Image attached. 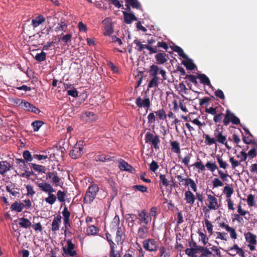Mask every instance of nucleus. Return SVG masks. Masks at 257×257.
Returning a JSON list of instances; mask_svg holds the SVG:
<instances>
[{
  "label": "nucleus",
  "mask_w": 257,
  "mask_h": 257,
  "mask_svg": "<svg viewBox=\"0 0 257 257\" xmlns=\"http://www.w3.org/2000/svg\"><path fill=\"white\" fill-rule=\"evenodd\" d=\"M214 136L216 139L211 138L208 135H204L205 142L207 145H211L218 142L221 144H224L226 141V137L222 135V131H220L219 128H216L214 131Z\"/></svg>",
  "instance_id": "1"
},
{
  "label": "nucleus",
  "mask_w": 257,
  "mask_h": 257,
  "mask_svg": "<svg viewBox=\"0 0 257 257\" xmlns=\"http://www.w3.org/2000/svg\"><path fill=\"white\" fill-rule=\"evenodd\" d=\"M99 190V188L96 184L90 185L86 192L83 199L84 203H91L95 198Z\"/></svg>",
  "instance_id": "2"
},
{
  "label": "nucleus",
  "mask_w": 257,
  "mask_h": 257,
  "mask_svg": "<svg viewBox=\"0 0 257 257\" xmlns=\"http://www.w3.org/2000/svg\"><path fill=\"white\" fill-rule=\"evenodd\" d=\"M145 143L150 144L152 148L157 150L159 149V144L160 142L159 136L157 135L148 132L145 135Z\"/></svg>",
  "instance_id": "3"
},
{
  "label": "nucleus",
  "mask_w": 257,
  "mask_h": 257,
  "mask_svg": "<svg viewBox=\"0 0 257 257\" xmlns=\"http://www.w3.org/2000/svg\"><path fill=\"white\" fill-rule=\"evenodd\" d=\"M83 142L81 141H78L71 150L69 153L70 157L73 159H76L80 158L82 155V150L83 149Z\"/></svg>",
  "instance_id": "4"
},
{
  "label": "nucleus",
  "mask_w": 257,
  "mask_h": 257,
  "mask_svg": "<svg viewBox=\"0 0 257 257\" xmlns=\"http://www.w3.org/2000/svg\"><path fill=\"white\" fill-rule=\"evenodd\" d=\"M176 177L180 185L185 187L189 185L194 192L197 191V185L193 179L189 178H184L181 175H177Z\"/></svg>",
  "instance_id": "5"
},
{
  "label": "nucleus",
  "mask_w": 257,
  "mask_h": 257,
  "mask_svg": "<svg viewBox=\"0 0 257 257\" xmlns=\"http://www.w3.org/2000/svg\"><path fill=\"white\" fill-rule=\"evenodd\" d=\"M67 247L63 246L62 247L63 256L69 255L70 257H75L77 253L74 250L75 245L72 242L71 239L67 240Z\"/></svg>",
  "instance_id": "6"
},
{
  "label": "nucleus",
  "mask_w": 257,
  "mask_h": 257,
  "mask_svg": "<svg viewBox=\"0 0 257 257\" xmlns=\"http://www.w3.org/2000/svg\"><path fill=\"white\" fill-rule=\"evenodd\" d=\"M62 214L63 216V224L65 227L64 233L66 235V233L69 231V229L71 227L70 220L71 213L68 210L67 207L65 206L62 212Z\"/></svg>",
  "instance_id": "7"
},
{
  "label": "nucleus",
  "mask_w": 257,
  "mask_h": 257,
  "mask_svg": "<svg viewBox=\"0 0 257 257\" xmlns=\"http://www.w3.org/2000/svg\"><path fill=\"white\" fill-rule=\"evenodd\" d=\"M17 164H19L20 167L22 168V170H24V172L17 173V175H20L27 178H29L31 176L34 175L33 171H28V163L27 162L26 163L24 160L17 159Z\"/></svg>",
  "instance_id": "8"
},
{
  "label": "nucleus",
  "mask_w": 257,
  "mask_h": 257,
  "mask_svg": "<svg viewBox=\"0 0 257 257\" xmlns=\"http://www.w3.org/2000/svg\"><path fill=\"white\" fill-rule=\"evenodd\" d=\"M207 198L208 209H207L206 207L203 208V211L205 214L209 212L210 210H216L218 208L217 200L215 197L209 194L207 195Z\"/></svg>",
  "instance_id": "9"
},
{
  "label": "nucleus",
  "mask_w": 257,
  "mask_h": 257,
  "mask_svg": "<svg viewBox=\"0 0 257 257\" xmlns=\"http://www.w3.org/2000/svg\"><path fill=\"white\" fill-rule=\"evenodd\" d=\"M136 104L139 108H146V112L151 105V100L148 95H146L143 99L141 96L138 97L136 99Z\"/></svg>",
  "instance_id": "10"
},
{
  "label": "nucleus",
  "mask_w": 257,
  "mask_h": 257,
  "mask_svg": "<svg viewBox=\"0 0 257 257\" xmlns=\"http://www.w3.org/2000/svg\"><path fill=\"white\" fill-rule=\"evenodd\" d=\"M158 242L153 238L145 239L143 242L144 249L149 251H156L158 248Z\"/></svg>",
  "instance_id": "11"
},
{
  "label": "nucleus",
  "mask_w": 257,
  "mask_h": 257,
  "mask_svg": "<svg viewBox=\"0 0 257 257\" xmlns=\"http://www.w3.org/2000/svg\"><path fill=\"white\" fill-rule=\"evenodd\" d=\"M134 43L137 46L135 48L139 52H141L144 49L148 50L150 52V54L156 53L158 52V49L156 48H153L151 46L148 45H143L138 40L136 39L134 41Z\"/></svg>",
  "instance_id": "12"
},
{
  "label": "nucleus",
  "mask_w": 257,
  "mask_h": 257,
  "mask_svg": "<svg viewBox=\"0 0 257 257\" xmlns=\"http://www.w3.org/2000/svg\"><path fill=\"white\" fill-rule=\"evenodd\" d=\"M46 179L51 180V183L55 186L60 185L61 179L58 176L57 173L56 171L48 172L46 173Z\"/></svg>",
  "instance_id": "13"
},
{
  "label": "nucleus",
  "mask_w": 257,
  "mask_h": 257,
  "mask_svg": "<svg viewBox=\"0 0 257 257\" xmlns=\"http://www.w3.org/2000/svg\"><path fill=\"white\" fill-rule=\"evenodd\" d=\"M228 250L232 251L231 252L228 253V254L232 256H234L236 254H238L241 257H245L244 252L237 244H234L232 247H228Z\"/></svg>",
  "instance_id": "14"
},
{
  "label": "nucleus",
  "mask_w": 257,
  "mask_h": 257,
  "mask_svg": "<svg viewBox=\"0 0 257 257\" xmlns=\"http://www.w3.org/2000/svg\"><path fill=\"white\" fill-rule=\"evenodd\" d=\"M202 246L197 248H187L185 250V253L190 257H198L197 253L202 252Z\"/></svg>",
  "instance_id": "15"
},
{
  "label": "nucleus",
  "mask_w": 257,
  "mask_h": 257,
  "mask_svg": "<svg viewBox=\"0 0 257 257\" xmlns=\"http://www.w3.org/2000/svg\"><path fill=\"white\" fill-rule=\"evenodd\" d=\"M114 158V157H111L108 155L103 154L101 155H96L94 157V160L97 162H105L111 161L113 160Z\"/></svg>",
  "instance_id": "16"
},
{
  "label": "nucleus",
  "mask_w": 257,
  "mask_h": 257,
  "mask_svg": "<svg viewBox=\"0 0 257 257\" xmlns=\"http://www.w3.org/2000/svg\"><path fill=\"white\" fill-rule=\"evenodd\" d=\"M184 200L187 204L192 205L195 201V196L193 193L190 190H187L184 193Z\"/></svg>",
  "instance_id": "17"
},
{
  "label": "nucleus",
  "mask_w": 257,
  "mask_h": 257,
  "mask_svg": "<svg viewBox=\"0 0 257 257\" xmlns=\"http://www.w3.org/2000/svg\"><path fill=\"white\" fill-rule=\"evenodd\" d=\"M62 217L60 214L54 217L52 223V231L56 232L59 229Z\"/></svg>",
  "instance_id": "18"
},
{
  "label": "nucleus",
  "mask_w": 257,
  "mask_h": 257,
  "mask_svg": "<svg viewBox=\"0 0 257 257\" xmlns=\"http://www.w3.org/2000/svg\"><path fill=\"white\" fill-rule=\"evenodd\" d=\"M124 22L127 24H131L134 21H137V17L133 14L128 13L125 11H123Z\"/></svg>",
  "instance_id": "19"
},
{
  "label": "nucleus",
  "mask_w": 257,
  "mask_h": 257,
  "mask_svg": "<svg viewBox=\"0 0 257 257\" xmlns=\"http://www.w3.org/2000/svg\"><path fill=\"white\" fill-rule=\"evenodd\" d=\"M38 186L41 190L45 192L52 193L55 191L52 185L46 182H42L38 184Z\"/></svg>",
  "instance_id": "20"
},
{
  "label": "nucleus",
  "mask_w": 257,
  "mask_h": 257,
  "mask_svg": "<svg viewBox=\"0 0 257 257\" xmlns=\"http://www.w3.org/2000/svg\"><path fill=\"white\" fill-rule=\"evenodd\" d=\"M244 237L246 241L248 243V244H256V235L253 234L250 232H247L244 233Z\"/></svg>",
  "instance_id": "21"
},
{
  "label": "nucleus",
  "mask_w": 257,
  "mask_h": 257,
  "mask_svg": "<svg viewBox=\"0 0 257 257\" xmlns=\"http://www.w3.org/2000/svg\"><path fill=\"white\" fill-rule=\"evenodd\" d=\"M119 168L122 171H126L130 172H132L134 170V168L130 164H128L124 160H121L119 163Z\"/></svg>",
  "instance_id": "22"
},
{
  "label": "nucleus",
  "mask_w": 257,
  "mask_h": 257,
  "mask_svg": "<svg viewBox=\"0 0 257 257\" xmlns=\"http://www.w3.org/2000/svg\"><path fill=\"white\" fill-rule=\"evenodd\" d=\"M155 59L159 64H163L168 60V55L165 53H159L155 56Z\"/></svg>",
  "instance_id": "23"
},
{
  "label": "nucleus",
  "mask_w": 257,
  "mask_h": 257,
  "mask_svg": "<svg viewBox=\"0 0 257 257\" xmlns=\"http://www.w3.org/2000/svg\"><path fill=\"white\" fill-rule=\"evenodd\" d=\"M46 21L45 18L41 15H39L32 20V25L34 28L38 27Z\"/></svg>",
  "instance_id": "24"
},
{
  "label": "nucleus",
  "mask_w": 257,
  "mask_h": 257,
  "mask_svg": "<svg viewBox=\"0 0 257 257\" xmlns=\"http://www.w3.org/2000/svg\"><path fill=\"white\" fill-rule=\"evenodd\" d=\"M197 78L200 79L201 83L207 85L209 87H212L209 78L204 74H199L197 75Z\"/></svg>",
  "instance_id": "25"
},
{
  "label": "nucleus",
  "mask_w": 257,
  "mask_h": 257,
  "mask_svg": "<svg viewBox=\"0 0 257 257\" xmlns=\"http://www.w3.org/2000/svg\"><path fill=\"white\" fill-rule=\"evenodd\" d=\"M148 225H143L140 227L138 231V235L139 238L143 239L147 237V233L148 232V229L149 226Z\"/></svg>",
  "instance_id": "26"
},
{
  "label": "nucleus",
  "mask_w": 257,
  "mask_h": 257,
  "mask_svg": "<svg viewBox=\"0 0 257 257\" xmlns=\"http://www.w3.org/2000/svg\"><path fill=\"white\" fill-rule=\"evenodd\" d=\"M113 32V27L111 22L105 23L103 35L104 36H109Z\"/></svg>",
  "instance_id": "27"
},
{
  "label": "nucleus",
  "mask_w": 257,
  "mask_h": 257,
  "mask_svg": "<svg viewBox=\"0 0 257 257\" xmlns=\"http://www.w3.org/2000/svg\"><path fill=\"white\" fill-rule=\"evenodd\" d=\"M139 219L142 222H144L146 225L151 221V218L149 219V216L144 211H141L139 213Z\"/></svg>",
  "instance_id": "28"
},
{
  "label": "nucleus",
  "mask_w": 257,
  "mask_h": 257,
  "mask_svg": "<svg viewBox=\"0 0 257 257\" xmlns=\"http://www.w3.org/2000/svg\"><path fill=\"white\" fill-rule=\"evenodd\" d=\"M170 143L172 151L176 154H180L181 150L179 143L176 141H171Z\"/></svg>",
  "instance_id": "29"
},
{
  "label": "nucleus",
  "mask_w": 257,
  "mask_h": 257,
  "mask_svg": "<svg viewBox=\"0 0 257 257\" xmlns=\"http://www.w3.org/2000/svg\"><path fill=\"white\" fill-rule=\"evenodd\" d=\"M186 61H183L182 63L183 64L186 68L187 69L190 70H193L196 68V65L193 62L192 60L191 59H189L187 58L186 59Z\"/></svg>",
  "instance_id": "30"
},
{
  "label": "nucleus",
  "mask_w": 257,
  "mask_h": 257,
  "mask_svg": "<svg viewBox=\"0 0 257 257\" xmlns=\"http://www.w3.org/2000/svg\"><path fill=\"white\" fill-rule=\"evenodd\" d=\"M10 164L7 161L0 162V174H5L10 169Z\"/></svg>",
  "instance_id": "31"
},
{
  "label": "nucleus",
  "mask_w": 257,
  "mask_h": 257,
  "mask_svg": "<svg viewBox=\"0 0 257 257\" xmlns=\"http://www.w3.org/2000/svg\"><path fill=\"white\" fill-rule=\"evenodd\" d=\"M171 49L175 52H177L180 57L184 59H187V55L184 53L183 49L179 46L174 45L171 47Z\"/></svg>",
  "instance_id": "32"
},
{
  "label": "nucleus",
  "mask_w": 257,
  "mask_h": 257,
  "mask_svg": "<svg viewBox=\"0 0 257 257\" xmlns=\"http://www.w3.org/2000/svg\"><path fill=\"white\" fill-rule=\"evenodd\" d=\"M19 225L21 227L24 228H27L30 226H31V223L30 220L24 217L20 218L19 219Z\"/></svg>",
  "instance_id": "33"
},
{
  "label": "nucleus",
  "mask_w": 257,
  "mask_h": 257,
  "mask_svg": "<svg viewBox=\"0 0 257 257\" xmlns=\"http://www.w3.org/2000/svg\"><path fill=\"white\" fill-rule=\"evenodd\" d=\"M120 220L119 217L118 215H116L113 219L111 223V229L115 230L116 228L120 227L119 226Z\"/></svg>",
  "instance_id": "34"
},
{
  "label": "nucleus",
  "mask_w": 257,
  "mask_h": 257,
  "mask_svg": "<svg viewBox=\"0 0 257 257\" xmlns=\"http://www.w3.org/2000/svg\"><path fill=\"white\" fill-rule=\"evenodd\" d=\"M159 71V68L157 65H152L150 67L149 74L152 77H158L157 74Z\"/></svg>",
  "instance_id": "35"
},
{
  "label": "nucleus",
  "mask_w": 257,
  "mask_h": 257,
  "mask_svg": "<svg viewBox=\"0 0 257 257\" xmlns=\"http://www.w3.org/2000/svg\"><path fill=\"white\" fill-rule=\"evenodd\" d=\"M232 112H231L229 109H227L226 111V114L224 116V118L223 120V123L224 125L227 126L231 121V117L232 115Z\"/></svg>",
  "instance_id": "36"
},
{
  "label": "nucleus",
  "mask_w": 257,
  "mask_h": 257,
  "mask_svg": "<svg viewBox=\"0 0 257 257\" xmlns=\"http://www.w3.org/2000/svg\"><path fill=\"white\" fill-rule=\"evenodd\" d=\"M31 168L38 173H45L46 170L45 166L35 164H31Z\"/></svg>",
  "instance_id": "37"
},
{
  "label": "nucleus",
  "mask_w": 257,
  "mask_h": 257,
  "mask_svg": "<svg viewBox=\"0 0 257 257\" xmlns=\"http://www.w3.org/2000/svg\"><path fill=\"white\" fill-rule=\"evenodd\" d=\"M211 255L213 257H215V254H213L208 248L202 246V252L200 257H210Z\"/></svg>",
  "instance_id": "38"
},
{
  "label": "nucleus",
  "mask_w": 257,
  "mask_h": 257,
  "mask_svg": "<svg viewBox=\"0 0 257 257\" xmlns=\"http://www.w3.org/2000/svg\"><path fill=\"white\" fill-rule=\"evenodd\" d=\"M125 3L129 4L133 8L139 9L141 7V4L138 0H124Z\"/></svg>",
  "instance_id": "39"
},
{
  "label": "nucleus",
  "mask_w": 257,
  "mask_h": 257,
  "mask_svg": "<svg viewBox=\"0 0 257 257\" xmlns=\"http://www.w3.org/2000/svg\"><path fill=\"white\" fill-rule=\"evenodd\" d=\"M234 192L233 189L228 185H226L224 187L223 192L225 194L226 199L230 198L231 196Z\"/></svg>",
  "instance_id": "40"
},
{
  "label": "nucleus",
  "mask_w": 257,
  "mask_h": 257,
  "mask_svg": "<svg viewBox=\"0 0 257 257\" xmlns=\"http://www.w3.org/2000/svg\"><path fill=\"white\" fill-rule=\"evenodd\" d=\"M116 229L117 231L116 233L115 241L117 242V243L118 244L119 242H121L122 240V236L124 234V232L123 231L121 227L117 228Z\"/></svg>",
  "instance_id": "41"
},
{
  "label": "nucleus",
  "mask_w": 257,
  "mask_h": 257,
  "mask_svg": "<svg viewBox=\"0 0 257 257\" xmlns=\"http://www.w3.org/2000/svg\"><path fill=\"white\" fill-rule=\"evenodd\" d=\"M215 157L216 158L217 162L219 165V167L221 168L225 169L228 166L227 163L222 160L221 157L220 155H216Z\"/></svg>",
  "instance_id": "42"
},
{
  "label": "nucleus",
  "mask_w": 257,
  "mask_h": 257,
  "mask_svg": "<svg viewBox=\"0 0 257 257\" xmlns=\"http://www.w3.org/2000/svg\"><path fill=\"white\" fill-rule=\"evenodd\" d=\"M254 195H252L251 194H249L247 196V199H246V202L248 204V205L249 207H252L255 206V202L254 200Z\"/></svg>",
  "instance_id": "43"
},
{
  "label": "nucleus",
  "mask_w": 257,
  "mask_h": 257,
  "mask_svg": "<svg viewBox=\"0 0 257 257\" xmlns=\"http://www.w3.org/2000/svg\"><path fill=\"white\" fill-rule=\"evenodd\" d=\"M155 113L158 116V118L160 120H164L166 118V114L164 109H160L155 111Z\"/></svg>",
  "instance_id": "44"
},
{
  "label": "nucleus",
  "mask_w": 257,
  "mask_h": 257,
  "mask_svg": "<svg viewBox=\"0 0 257 257\" xmlns=\"http://www.w3.org/2000/svg\"><path fill=\"white\" fill-rule=\"evenodd\" d=\"M159 78L158 77H152V79L148 84L149 88L158 87Z\"/></svg>",
  "instance_id": "45"
},
{
  "label": "nucleus",
  "mask_w": 257,
  "mask_h": 257,
  "mask_svg": "<svg viewBox=\"0 0 257 257\" xmlns=\"http://www.w3.org/2000/svg\"><path fill=\"white\" fill-rule=\"evenodd\" d=\"M67 30V25L65 22L61 21L59 23H58V26L56 28V31H62L65 32H66Z\"/></svg>",
  "instance_id": "46"
},
{
  "label": "nucleus",
  "mask_w": 257,
  "mask_h": 257,
  "mask_svg": "<svg viewBox=\"0 0 257 257\" xmlns=\"http://www.w3.org/2000/svg\"><path fill=\"white\" fill-rule=\"evenodd\" d=\"M44 124V122L41 120H35L32 123L34 132L38 131L42 125Z\"/></svg>",
  "instance_id": "47"
},
{
  "label": "nucleus",
  "mask_w": 257,
  "mask_h": 257,
  "mask_svg": "<svg viewBox=\"0 0 257 257\" xmlns=\"http://www.w3.org/2000/svg\"><path fill=\"white\" fill-rule=\"evenodd\" d=\"M35 59L38 62L45 61L46 59V54L43 51L40 53H38L35 57Z\"/></svg>",
  "instance_id": "48"
},
{
  "label": "nucleus",
  "mask_w": 257,
  "mask_h": 257,
  "mask_svg": "<svg viewBox=\"0 0 257 257\" xmlns=\"http://www.w3.org/2000/svg\"><path fill=\"white\" fill-rule=\"evenodd\" d=\"M160 180V185L162 184L163 186L167 187L169 185V181L166 178L165 175L160 174L159 175Z\"/></svg>",
  "instance_id": "49"
},
{
  "label": "nucleus",
  "mask_w": 257,
  "mask_h": 257,
  "mask_svg": "<svg viewBox=\"0 0 257 257\" xmlns=\"http://www.w3.org/2000/svg\"><path fill=\"white\" fill-rule=\"evenodd\" d=\"M134 190H136L142 193H146L148 192V188L146 186L141 185H135L133 186Z\"/></svg>",
  "instance_id": "50"
},
{
  "label": "nucleus",
  "mask_w": 257,
  "mask_h": 257,
  "mask_svg": "<svg viewBox=\"0 0 257 257\" xmlns=\"http://www.w3.org/2000/svg\"><path fill=\"white\" fill-rule=\"evenodd\" d=\"M57 197L56 196L51 193H49V196L47 198H45V201L46 202L49 203L51 205H52L56 201Z\"/></svg>",
  "instance_id": "51"
},
{
  "label": "nucleus",
  "mask_w": 257,
  "mask_h": 257,
  "mask_svg": "<svg viewBox=\"0 0 257 257\" xmlns=\"http://www.w3.org/2000/svg\"><path fill=\"white\" fill-rule=\"evenodd\" d=\"M88 235H95L97 233V228L94 225H90L88 227L86 230Z\"/></svg>",
  "instance_id": "52"
},
{
  "label": "nucleus",
  "mask_w": 257,
  "mask_h": 257,
  "mask_svg": "<svg viewBox=\"0 0 257 257\" xmlns=\"http://www.w3.org/2000/svg\"><path fill=\"white\" fill-rule=\"evenodd\" d=\"M32 105L33 104L28 102H23L22 101V102L19 104V106L25 110L30 111V109L31 108V106H32Z\"/></svg>",
  "instance_id": "53"
},
{
  "label": "nucleus",
  "mask_w": 257,
  "mask_h": 257,
  "mask_svg": "<svg viewBox=\"0 0 257 257\" xmlns=\"http://www.w3.org/2000/svg\"><path fill=\"white\" fill-rule=\"evenodd\" d=\"M205 166L209 170L212 172H213L215 170L218 169V167L215 163H212L210 162H207L205 165Z\"/></svg>",
  "instance_id": "54"
},
{
  "label": "nucleus",
  "mask_w": 257,
  "mask_h": 257,
  "mask_svg": "<svg viewBox=\"0 0 257 257\" xmlns=\"http://www.w3.org/2000/svg\"><path fill=\"white\" fill-rule=\"evenodd\" d=\"M197 76L196 77L195 75L192 74H186L185 75V77H184L186 79H188L190 81L194 83L195 85H197L198 84L197 81L196 80Z\"/></svg>",
  "instance_id": "55"
},
{
  "label": "nucleus",
  "mask_w": 257,
  "mask_h": 257,
  "mask_svg": "<svg viewBox=\"0 0 257 257\" xmlns=\"http://www.w3.org/2000/svg\"><path fill=\"white\" fill-rule=\"evenodd\" d=\"M67 95H70L73 97L78 96V92L74 86L72 87V89H69L67 91Z\"/></svg>",
  "instance_id": "56"
},
{
  "label": "nucleus",
  "mask_w": 257,
  "mask_h": 257,
  "mask_svg": "<svg viewBox=\"0 0 257 257\" xmlns=\"http://www.w3.org/2000/svg\"><path fill=\"white\" fill-rule=\"evenodd\" d=\"M159 250L161 254V257H170V253L167 252L166 248L165 246H162L160 247Z\"/></svg>",
  "instance_id": "57"
},
{
  "label": "nucleus",
  "mask_w": 257,
  "mask_h": 257,
  "mask_svg": "<svg viewBox=\"0 0 257 257\" xmlns=\"http://www.w3.org/2000/svg\"><path fill=\"white\" fill-rule=\"evenodd\" d=\"M23 157L27 162H31L33 160V157L29 151H25L23 152Z\"/></svg>",
  "instance_id": "58"
},
{
  "label": "nucleus",
  "mask_w": 257,
  "mask_h": 257,
  "mask_svg": "<svg viewBox=\"0 0 257 257\" xmlns=\"http://www.w3.org/2000/svg\"><path fill=\"white\" fill-rule=\"evenodd\" d=\"M57 195L58 199L60 202H63L65 201L66 194L64 192L62 191L61 190H59L57 192Z\"/></svg>",
  "instance_id": "59"
},
{
  "label": "nucleus",
  "mask_w": 257,
  "mask_h": 257,
  "mask_svg": "<svg viewBox=\"0 0 257 257\" xmlns=\"http://www.w3.org/2000/svg\"><path fill=\"white\" fill-rule=\"evenodd\" d=\"M227 231L229 233L230 237L231 238L234 239H235L237 238V234L234 228L229 227V228L227 230Z\"/></svg>",
  "instance_id": "60"
},
{
  "label": "nucleus",
  "mask_w": 257,
  "mask_h": 257,
  "mask_svg": "<svg viewBox=\"0 0 257 257\" xmlns=\"http://www.w3.org/2000/svg\"><path fill=\"white\" fill-rule=\"evenodd\" d=\"M205 226L207 228V230H208V232L210 233V235H211L213 233V229H212L213 225L208 219L205 220Z\"/></svg>",
  "instance_id": "61"
},
{
  "label": "nucleus",
  "mask_w": 257,
  "mask_h": 257,
  "mask_svg": "<svg viewBox=\"0 0 257 257\" xmlns=\"http://www.w3.org/2000/svg\"><path fill=\"white\" fill-rule=\"evenodd\" d=\"M212 185L214 188L221 187L223 183L217 178H215L212 181Z\"/></svg>",
  "instance_id": "62"
},
{
  "label": "nucleus",
  "mask_w": 257,
  "mask_h": 257,
  "mask_svg": "<svg viewBox=\"0 0 257 257\" xmlns=\"http://www.w3.org/2000/svg\"><path fill=\"white\" fill-rule=\"evenodd\" d=\"M229 162L231 164V167L232 169H234L236 167H238L240 165V161H236L234 159L233 157H230L229 158Z\"/></svg>",
  "instance_id": "63"
},
{
  "label": "nucleus",
  "mask_w": 257,
  "mask_h": 257,
  "mask_svg": "<svg viewBox=\"0 0 257 257\" xmlns=\"http://www.w3.org/2000/svg\"><path fill=\"white\" fill-rule=\"evenodd\" d=\"M179 88H180L179 92L184 94H187L188 89L186 88L185 85L183 82H181L179 84Z\"/></svg>",
  "instance_id": "64"
}]
</instances>
